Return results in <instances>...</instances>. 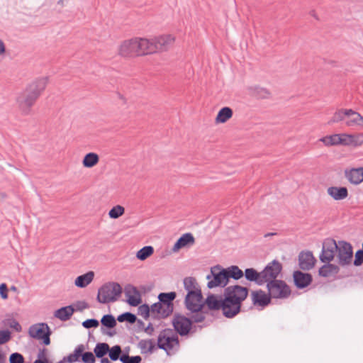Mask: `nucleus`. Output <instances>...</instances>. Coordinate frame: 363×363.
<instances>
[{"label":"nucleus","instance_id":"nucleus-1","mask_svg":"<svg viewBox=\"0 0 363 363\" xmlns=\"http://www.w3.org/2000/svg\"><path fill=\"white\" fill-rule=\"evenodd\" d=\"M203 296L202 292L186 294L184 298V306L191 313H193L194 323H200L205 320L208 311L203 308Z\"/></svg>","mask_w":363,"mask_h":363},{"label":"nucleus","instance_id":"nucleus-2","mask_svg":"<svg viewBox=\"0 0 363 363\" xmlns=\"http://www.w3.org/2000/svg\"><path fill=\"white\" fill-rule=\"evenodd\" d=\"M177 297L174 291L160 293L158 295L159 301L152 304V317L157 319H164L169 316L174 311L173 301Z\"/></svg>","mask_w":363,"mask_h":363},{"label":"nucleus","instance_id":"nucleus-3","mask_svg":"<svg viewBox=\"0 0 363 363\" xmlns=\"http://www.w3.org/2000/svg\"><path fill=\"white\" fill-rule=\"evenodd\" d=\"M147 38H135L123 41L119 47L118 54L124 57L145 55Z\"/></svg>","mask_w":363,"mask_h":363},{"label":"nucleus","instance_id":"nucleus-4","mask_svg":"<svg viewBox=\"0 0 363 363\" xmlns=\"http://www.w3.org/2000/svg\"><path fill=\"white\" fill-rule=\"evenodd\" d=\"M122 293V287L116 282H108L98 290L97 301L101 303L116 301Z\"/></svg>","mask_w":363,"mask_h":363},{"label":"nucleus","instance_id":"nucleus-5","mask_svg":"<svg viewBox=\"0 0 363 363\" xmlns=\"http://www.w3.org/2000/svg\"><path fill=\"white\" fill-rule=\"evenodd\" d=\"M178 336L171 329L163 330L157 338V347L169 354L172 351L179 348Z\"/></svg>","mask_w":363,"mask_h":363},{"label":"nucleus","instance_id":"nucleus-6","mask_svg":"<svg viewBox=\"0 0 363 363\" xmlns=\"http://www.w3.org/2000/svg\"><path fill=\"white\" fill-rule=\"evenodd\" d=\"M174 38L171 35H161L149 40L147 39L146 53L152 54L157 52L167 50L174 43Z\"/></svg>","mask_w":363,"mask_h":363},{"label":"nucleus","instance_id":"nucleus-7","mask_svg":"<svg viewBox=\"0 0 363 363\" xmlns=\"http://www.w3.org/2000/svg\"><path fill=\"white\" fill-rule=\"evenodd\" d=\"M206 279L208 280L207 286L209 289L217 286L225 287L229 282L225 268H222L220 265L211 267V273L207 275Z\"/></svg>","mask_w":363,"mask_h":363},{"label":"nucleus","instance_id":"nucleus-8","mask_svg":"<svg viewBox=\"0 0 363 363\" xmlns=\"http://www.w3.org/2000/svg\"><path fill=\"white\" fill-rule=\"evenodd\" d=\"M187 315L189 317L181 314H175L172 320V325L174 330L181 336L188 335L192 329V324L195 323L193 318V313H189Z\"/></svg>","mask_w":363,"mask_h":363},{"label":"nucleus","instance_id":"nucleus-9","mask_svg":"<svg viewBox=\"0 0 363 363\" xmlns=\"http://www.w3.org/2000/svg\"><path fill=\"white\" fill-rule=\"evenodd\" d=\"M39 95L40 89L36 85H31L29 89L18 96L17 103L19 108L24 112L28 111Z\"/></svg>","mask_w":363,"mask_h":363},{"label":"nucleus","instance_id":"nucleus-10","mask_svg":"<svg viewBox=\"0 0 363 363\" xmlns=\"http://www.w3.org/2000/svg\"><path fill=\"white\" fill-rule=\"evenodd\" d=\"M267 288L269 294L273 298H286L291 292L290 287L282 280L269 281Z\"/></svg>","mask_w":363,"mask_h":363},{"label":"nucleus","instance_id":"nucleus-11","mask_svg":"<svg viewBox=\"0 0 363 363\" xmlns=\"http://www.w3.org/2000/svg\"><path fill=\"white\" fill-rule=\"evenodd\" d=\"M338 263L341 266L349 265L352 262L353 250L352 245L346 241L337 242V252Z\"/></svg>","mask_w":363,"mask_h":363},{"label":"nucleus","instance_id":"nucleus-12","mask_svg":"<svg viewBox=\"0 0 363 363\" xmlns=\"http://www.w3.org/2000/svg\"><path fill=\"white\" fill-rule=\"evenodd\" d=\"M281 270L282 265L279 261L274 259L271 262L268 263V264L261 272L263 284L264 283L268 284L269 281L277 280V278L281 273Z\"/></svg>","mask_w":363,"mask_h":363},{"label":"nucleus","instance_id":"nucleus-13","mask_svg":"<svg viewBox=\"0 0 363 363\" xmlns=\"http://www.w3.org/2000/svg\"><path fill=\"white\" fill-rule=\"evenodd\" d=\"M337 242L333 238H326L323 242L320 260L322 262H330L333 260L337 252Z\"/></svg>","mask_w":363,"mask_h":363},{"label":"nucleus","instance_id":"nucleus-14","mask_svg":"<svg viewBox=\"0 0 363 363\" xmlns=\"http://www.w3.org/2000/svg\"><path fill=\"white\" fill-rule=\"evenodd\" d=\"M248 292L249 290L247 287L234 285L225 287L223 296L242 303L247 297Z\"/></svg>","mask_w":363,"mask_h":363},{"label":"nucleus","instance_id":"nucleus-15","mask_svg":"<svg viewBox=\"0 0 363 363\" xmlns=\"http://www.w3.org/2000/svg\"><path fill=\"white\" fill-rule=\"evenodd\" d=\"M241 306L242 303L223 296L221 309L223 315L228 318H234L240 312Z\"/></svg>","mask_w":363,"mask_h":363},{"label":"nucleus","instance_id":"nucleus-16","mask_svg":"<svg viewBox=\"0 0 363 363\" xmlns=\"http://www.w3.org/2000/svg\"><path fill=\"white\" fill-rule=\"evenodd\" d=\"M294 285L298 289H304L309 286L312 281V275L309 273H305L301 271H294L293 274Z\"/></svg>","mask_w":363,"mask_h":363},{"label":"nucleus","instance_id":"nucleus-17","mask_svg":"<svg viewBox=\"0 0 363 363\" xmlns=\"http://www.w3.org/2000/svg\"><path fill=\"white\" fill-rule=\"evenodd\" d=\"M252 304L255 306H260L264 308L268 306L271 302V296L267 294L264 291L259 289L253 291L251 293Z\"/></svg>","mask_w":363,"mask_h":363},{"label":"nucleus","instance_id":"nucleus-18","mask_svg":"<svg viewBox=\"0 0 363 363\" xmlns=\"http://www.w3.org/2000/svg\"><path fill=\"white\" fill-rule=\"evenodd\" d=\"M222 300L223 298L218 299L215 294H209L206 299L203 300V308H206L208 311V315L211 313L213 315V312L222 309Z\"/></svg>","mask_w":363,"mask_h":363},{"label":"nucleus","instance_id":"nucleus-19","mask_svg":"<svg viewBox=\"0 0 363 363\" xmlns=\"http://www.w3.org/2000/svg\"><path fill=\"white\" fill-rule=\"evenodd\" d=\"M316 262L313 253L310 251L301 252L298 255V264L303 270H310Z\"/></svg>","mask_w":363,"mask_h":363},{"label":"nucleus","instance_id":"nucleus-20","mask_svg":"<svg viewBox=\"0 0 363 363\" xmlns=\"http://www.w3.org/2000/svg\"><path fill=\"white\" fill-rule=\"evenodd\" d=\"M195 243V238L190 233L183 234L174 243L172 250L174 252H178L180 249L192 246Z\"/></svg>","mask_w":363,"mask_h":363},{"label":"nucleus","instance_id":"nucleus-21","mask_svg":"<svg viewBox=\"0 0 363 363\" xmlns=\"http://www.w3.org/2000/svg\"><path fill=\"white\" fill-rule=\"evenodd\" d=\"M125 295L128 297L127 301L131 306H138L142 301L138 290L133 286L125 288Z\"/></svg>","mask_w":363,"mask_h":363},{"label":"nucleus","instance_id":"nucleus-22","mask_svg":"<svg viewBox=\"0 0 363 363\" xmlns=\"http://www.w3.org/2000/svg\"><path fill=\"white\" fill-rule=\"evenodd\" d=\"M45 323L33 325L30 327L28 333L30 337L43 341L45 344Z\"/></svg>","mask_w":363,"mask_h":363},{"label":"nucleus","instance_id":"nucleus-23","mask_svg":"<svg viewBox=\"0 0 363 363\" xmlns=\"http://www.w3.org/2000/svg\"><path fill=\"white\" fill-rule=\"evenodd\" d=\"M345 177L350 183L359 184L363 182V167L352 169L345 171Z\"/></svg>","mask_w":363,"mask_h":363},{"label":"nucleus","instance_id":"nucleus-24","mask_svg":"<svg viewBox=\"0 0 363 363\" xmlns=\"http://www.w3.org/2000/svg\"><path fill=\"white\" fill-rule=\"evenodd\" d=\"M184 288L186 291V294H196L201 291L200 285L197 282L195 277H187L183 279Z\"/></svg>","mask_w":363,"mask_h":363},{"label":"nucleus","instance_id":"nucleus-25","mask_svg":"<svg viewBox=\"0 0 363 363\" xmlns=\"http://www.w3.org/2000/svg\"><path fill=\"white\" fill-rule=\"evenodd\" d=\"M74 311V307L69 305L56 310L54 316L62 321H67L70 319Z\"/></svg>","mask_w":363,"mask_h":363},{"label":"nucleus","instance_id":"nucleus-26","mask_svg":"<svg viewBox=\"0 0 363 363\" xmlns=\"http://www.w3.org/2000/svg\"><path fill=\"white\" fill-rule=\"evenodd\" d=\"M348 115H347L345 119V124L347 126H354L356 125H363V116H362L359 113L352 110L348 109Z\"/></svg>","mask_w":363,"mask_h":363},{"label":"nucleus","instance_id":"nucleus-27","mask_svg":"<svg viewBox=\"0 0 363 363\" xmlns=\"http://www.w3.org/2000/svg\"><path fill=\"white\" fill-rule=\"evenodd\" d=\"M328 194L335 200H342L347 197L348 191L346 187L330 186L327 190Z\"/></svg>","mask_w":363,"mask_h":363},{"label":"nucleus","instance_id":"nucleus-28","mask_svg":"<svg viewBox=\"0 0 363 363\" xmlns=\"http://www.w3.org/2000/svg\"><path fill=\"white\" fill-rule=\"evenodd\" d=\"M325 263L318 270V274L320 277H328L336 275L339 272L340 268L337 265L330 264V262Z\"/></svg>","mask_w":363,"mask_h":363},{"label":"nucleus","instance_id":"nucleus-29","mask_svg":"<svg viewBox=\"0 0 363 363\" xmlns=\"http://www.w3.org/2000/svg\"><path fill=\"white\" fill-rule=\"evenodd\" d=\"M244 275L247 281H254L259 286L263 285L261 272H258L254 268H247L245 270Z\"/></svg>","mask_w":363,"mask_h":363},{"label":"nucleus","instance_id":"nucleus-30","mask_svg":"<svg viewBox=\"0 0 363 363\" xmlns=\"http://www.w3.org/2000/svg\"><path fill=\"white\" fill-rule=\"evenodd\" d=\"M94 277V272L89 271L84 274L77 277L74 284L77 287L84 288L89 285Z\"/></svg>","mask_w":363,"mask_h":363},{"label":"nucleus","instance_id":"nucleus-31","mask_svg":"<svg viewBox=\"0 0 363 363\" xmlns=\"http://www.w3.org/2000/svg\"><path fill=\"white\" fill-rule=\"evenodd\" d=\"M85 350V346L83 344L78 345L74 352L69 354L67 357L64 358L65 361L68 363H74L79 361V357L82 356L83 352Z\"/></svg>","mask_w":363,"mask_h":363},{"label":"nucleus","instance_id":"nucleus-32","mask_svg":"<svg viewBox=\"0 0 363 363\" xmlns=\"http://www.w3.org/2000/svg\"><path fill=\"white\" fill-rule=\"evenodd\" d=\"M99 161V155L95 152H89L85 155L82 160V164L84 167L91 168L94 167Z\"/></svg>","mask_w":363,"mask_h":363},{"label":"nucleus","instance_id":"nucleus-33","mask_svg":"<svg viewBox=\"0 0 363 363\" xmlns=\"http://www.w3.org/2000/svg\"><path fill=\"white\" fill-rule=\"evenodd\" d=\"M138 347L143 354H152L155 350V344L152 340H141L138 342Z\"/></svg>","mask_w":363,"mask_h":363},{"label":"nucleus","instance_id":"nucleus-34","mask_svg":"<svg viewBox=\"0 0 363 363\" xmlns=\"http://www.w3.org/2000/svg\"><path fill=\"white\" fill-rule=\"evenodd\" d=\"M228 277V279L232 278L235 280H238L244 276V272L238 266L232 265L225 268Z\"/></svg>","mask_w":363,"mask_h":363},{"label":"nucleus","instance_id":"nucleus-35","mask_svg":"<svg viewBox=\"0 0 363 363\" xmlns=\"http://www.w3.org/2000/svg\"><path fill=\"white\" fill-rule=\"evenodd\" d=\"M233 116V111L229 107L222 108L218 113L216 118V123H225Z\"/></svg>","mask_w":363,"mask_h":363},{"label":"nucleus","instance_id":"nucleus-36","mask_svg":"<svg viewBox=\"0 0 363 363\" xmlns=\"http://www.w3.org/2000/svg\"><path fill=\"white\" fill-rule=\"evenodd\" d=\"M110 351V347L108 343H97L94 349V352L97 358H104V356Z\"/></svg>","mask_w":363,"mask_h":363},{"label":"nucleus","instance_id":"nucleus-37","mask_svg":"<svg viewBox=\"0 0 363 363\" xmlns=\"http://www.w3.org/2000/svg\"><path fill=\"white\" fill-rule=\"evenodd\" d=\"M348 109H339L337 110L328 122V124L330 125L334 123H338L340 121H345L347 115H348Z\"/></svg>","mask_w":363,"mask_h":363},{"label":"nucleus","instance_id":"nucleus-38","mask_svg":"<svg viewBox=\"0 0 363 363\" xmlns=\"http://www.w3.org/2000/svg\"><path fill=\"white\" fill-rule=\"evenodd\" d=\"M154 252V248L152 246H145L138 251L136 254V257L143 261L146 259L147 257L151 256Z\"/></svg>","mask_w":363,"mask_h":363},{"label":"nucleus","instance_id":"nucleus-39","mask_svg":"<svg viewBox=\"0 0 363 363\" xmlns=\"http://www.w3.org/2000/svg\"><path fill=\"white\" fill-rule=\"evenodd\" d=\"M123 354L121 347L118 345L110 347V351L108 352V357L111 361L121 360Z\"/></svg>","mask_w":363,"mask_h":363},{"label":"nucleus","instance_id":"nucleus-40","mask_svg":"<svg viewBox=\"0 0 363 363\" xmlns=\"http://www.w3.org/2000/svg\"><path fill=\"white\" fill-rule=\"evenodd\" d=\"M101 323L102 326L107 328H113L116 325V320L114 316L111 314H106L103 315L101 319Z\"/></svg>","mask_w":363,"mask_h":363},{"label":"nucleus","instance_id":"nucleus-41","mask_svg":"<svg viewBox=\"0 0 363 363\" xmlns=\"http://www.w3.org/2000/svg\"><path fill=\"white\" fill-rule=\"evenodd\" d=\"M117 320L121 323L127 321L128 323L133 324L136 322L137 317L135 314L130 312H125L119 315L117 317Z\"/></svg>","mask_w":363,"mask_h":363},{"label":"nucleus","instance_id":"nucleus-42","mask_svg":"<svg viewBox=\"0 0 363 363\" xmlns=\"http://www.w3.org/2000/svg\"><path fill=\"white\" fill-rule=\"evenodd\" d=\"M152 305L150 307L149 305L145 303L138 307V315L142 316L144 319L147 320L150 316L152 317Z\"/></svg>","mask_w":363,"mask_h":363},{"label":"nucleus","instance_id":"nucleus-43","mask_svg":"<svg viewBox=\"0 0 363 363\" xmlns=\"http://www.w3.org/2000/svg\"><path fill=\"white\" fill-rule=\"evenodd\" d=\"M125 212V208L120 206L117 205L113 206L108 212V216L111 218L116 219L121 216Z\"/></svg>","mask_w":363,"mask_h":363},{"label":"nucleus","instance_id":"nucleus-44","mask_svg":"<svg viewBox=\"0 0 363 363\" xmlns=\"http://www.w3.org/2000/svg\"><path fill=\"white\" fill-rule=\"evenodd\" d=\"M142 358L140 356H129L128 354H123L121 358L122 363H140Z\"/></svg>","mask_w":363,"mask_h":363},{"label":"nucleus","instance_id":"nucleus-45","mask_svg":"<svg viewBox=\"0 0 363 363\" xmlns=\"http://www.w3.org/2000/svg\"><path fill=\"white\" fill-rule=\"evenodd\" d=\"M347 137H350V136L347 135H340L338 134H335V135H330L332 145H339V144H342V143H346L345 138H347Z\"/></svg>","mask_w":363,"mask_h":363},{"label":"nucleus","instance_id":"nucleus-46","mask_svg":"<svg viewBox=\"0 0 363 363\" xmlns=\"http://www.w3.org/2000/svg\"><path fill=\"white\" fill-rule=\"evenodd\" d=\"M96 356L91 352H83L82 361L83 363H95Z\"/></svg>","mask_w":363,"mask_h":363},{"label":"nucleus","instance_id":"nucleus-47","mask_svg":"<svg viewBox=\"0 0 363 363\" xmlns=\"http://www.w3.org/2000/svg\"><path fill=\"white\" fill-rule=\"evenodd\" d=\"M254 94L256 96L261 99H265L269 96V92L267 89L258 86L254 88Z\"/></svg>","mask_w":363,"mask_h":363},{"label":"nucleus","instance_id":"nucleus-48","mask_svg":"<svg viewBox=\"0 0 363 363\" xmlns=\"http://www.w3.org/2000/svg\"><path fill=\"white\" fill-rule=\"evenodd\" d=\"M99 325V320L94 318L87 319L82 323V326L86 329H89L91 328H97Z\"/></svg>","mask_w":363,"mask_h":363},{"label":"nucleus","instance_id":"nucleus-49","mask_svg":"<svg viewBox=\"0 0 363 363\" xmlns=\"http://www.w3.org/2000/svg\"><path fill=\"white\" fill-rule=\"evenodd\" d=\"M10 363H24L23 356L18 352L12 353L9 357Z\"/></svg>","mask_w":363,"mask_h":363},{"label":"nucleus","instance_id":"nucleus-50","mask_svg":"<svg viewBox=\"0 0 363 363\" xmlns=\"http://www.w3.org/2000/svg\"><path fill=\"white\" fill-rule=\"evenodd\" d=\"M363 263V250H359L356 252L354 255V265L360 266Z\"/></svg>","mask_w":363,"mask_h":363},{"label":"nucleus","instance_id":"nucleus-51","mask_svg":"<svg viewBox=\"0 0 363 363\" xmlns=\"http://www.w3.org/2000/svg\"><path fill=\"white\" fill-rule=\"evenodd\" d=\"M10 339H11L10 331H9L7 330H0V345L7 342Z\"/></svg>","mask_w":363,"mask_h":363},{"label":"nucleus","instance_id":"nucleus-52","mask_svg":"<svg viewBox=\"0 0 363 363\" xmlns=\"http://www.w3.org/2000/svg\"><path fill=\"white\" fill-rule=\"evenodd\" d=\"M9 324V326L11 328L14 329L16 332L21 331L22 328H21V325L15 319L10 320Z\"/></svg>","mask_w":363,"mask_h":363},{"label":"nucleus","instance_id":"nucleus-53","mask_svg":"<svg viewBox=\"0 0 363 363\" xmlns=\"http://www.w3.org/2000/svg\"><path fill=\"white\" fill-rule=\"evenodd\" d=\"M7 291L8 288L6 284L3 283L0 284V296L3 299H6L8 298Z\"/></svg>","mask_w":363,"mask_h":363},{"label":"nucleus","instance_id":"nucleus-54","mask_svg":"<svg viewBox=\"0 0 363 363\" xmlns=\"http://www.w3.org/2000/svg\"><path fill=\"white\" fill-rule=\"evenodd\" d=\"M38 357L39 359H36L33 363H45V348L40 350Z\"/></svg>","mask_w":363,"mask_h":363},{"label":"nucleus","instance_id":"nucleus-55","mask_svg":"<svg viewBox=\"0 0 363 363\" xmlns=\"http://www.w3.org/2000/svg\"><path fill=\"white\" fill-rule=\"evenodd\" d=\"M77 309L79 311H83L84 309L88 308L89 305L85 301H79L77 305Z\"/></svg>","mask_w":363,"mask_h":363},{"label":"nucleus","instance_id":"nucleus-56","mask_svg":"<svg viewBox=\"0 0 363 363\" xmlns=\"http://www.w3.org/2000/svg\"><path fill=\"white\" fill-rule=\"evenodd\" d=\"M144 330L147 334L152 335L154 332L152 324L150 323L144 329Z\"/></svg>","mask_w":363,"mask_h":363},{"label":"nucleus","instance_id":"nucleus-57","mask_svg":"<svg viewBox=\"0 0 363 363\" xmlns=\"http://www.w3.org/2000/svg\"><path fill=\"white\" fill-rule=\"evenodd\" d=\"M321 142H323L325 145H332L331 138L330 136L323 137L320 139Z\"/></svg>","mask_w":363,"mask_h":363},{"label":"nucleus","instance_id":"nucleus-58","mask_svg":"<svg viewBox=\"0 0 363 363\" xmlns=\"http://www.w3.org/2000/svg\"><path fill=\"white\" fill-rule=\"evenodd\" d=\"M101 330L103 334L108 335L110 337H112L116 334V332L106 331L103 327L101 328Z\"/></svg>","mask_w":363,"mask_h":363},{"label":"nucleus","instance_id":"nucleus-59","mask_svg":"<svg viewBox=\"0 0 363 363\" xmlns=\"http://www.w3.org/2000/svg\"><path fill=\"white\" fill-rule=\"evenodd\" d=\"M67 1V0H58L57 4L60 6V9H62L65 6Z\"/></svg>","mask_w":363,"mask_h":363},{"label":"nucleus","instance_id":"nucleus-60","mask_svg":"<svg viewBox=\"0 0 363 363\" xmlns=\"http://www.w3.org/2000/svg\"><path fill=\"white\" fill-rule=\"evenodd\" d=\"M5 52V46L4 43L1 40H0V55L3 54Z\"/></svg>","mask_w":363,"mask_h":363},{"label":"nucleus","instance_id":"nucleus-61","mask_svg":"<svg viewBox=\"0 0 363 363\" xmlns=\"http://www.w3.org/2000/svg\"><path fill=\"white\" fill-rule=\"evenodd\" d=\"M101 363H112L107 357L101 359Z\"/></svg>","mask_w":363,"mask_h":363},{"label":"nucleus","instance_id":"nucleus-62","mask_svg":"<svg viewBox=\"0 0 363 363\" xmlns=\"http://www.w3.org/2000/svg\"><path fill=\"white\" fill-rule=\"evenodd\" d=\"M310 14H311V16H312L313 18H315V19L318 20V16H317V14H316V13H315V11H311L310 12Z\"/></svg>","mask_w":363,"mask_h":363},{"label":"nucleus","instance_id":"nucleus-63","mask_svg":"<svg viewBox=\"0 0 363 363\" xmlns=\"http://www.w3.org/2000/svg\"><path fill=\"white\" fill-rule=\"evenodd\" d=\"M5 360L4 355L0 352V363H3Z\"/></svg>","mask_w":363,"mask_h":363},{"label":"nucleus","instance_id":"nucleus-64","mask_svg":"<svg viewBox=\"0 0 363 363\" xmlns=\"http://www.w3.org/2000/svg\"><path fill=\"white\" fill-rule=\"evenodd\" d=\"M138 324L139 327L144 328V323L141 320H138Z\"/></svg>","mask_w":363,"mask_h":363}]
</instances>
